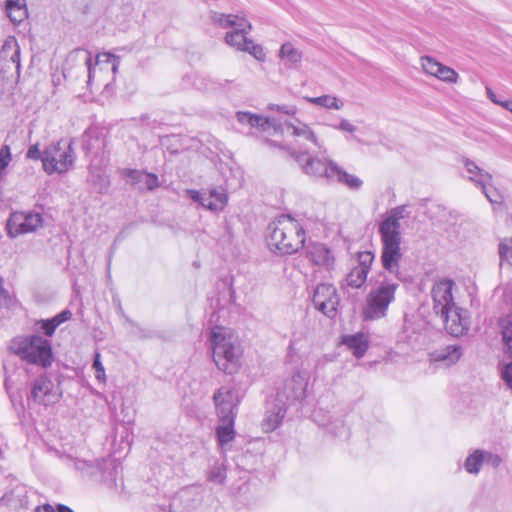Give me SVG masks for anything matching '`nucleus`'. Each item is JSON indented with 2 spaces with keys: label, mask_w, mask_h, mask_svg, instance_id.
<instances>
[{
  "label": "nucleus",
  "mask_w": 512,
  "mask_h": 512,
  "mask_svg": "<svg viewBox=\"0 0 512 512\" xmlns=\"http://www.w3.org/2000/svg\"><path fill=\"white\" fill-rule=\"evenodd\" d=\"M409 215L408 206L400 205L390 209L380 222L378 232L381 239V264L385 271L402 280L400 263L403 258L401 249L402 233L400 221Z\"/></svg>",
  "instance_id": "f257e3e1"
},
{
  "label": "nucleus",
  "mask_w": 512,
  "mask_h": 512,
  "mask_svg": "<svg viewBox=\"0 0 512 512\" xmlns=\"http://www.w3.org/2000/svg\"><path fill=\"white\" fill-rule=\"evenodd\" d=\"M209 345L216 367L226 374L236 373L241 366L242 346L230 329L216 326L209 334Z\"/></svg>",
  "instance_id": "f03ea898"
},
{
  "label": "nucleus",
  "mask_w": 512,
  "mask_h": 512,
  "mask_svg": "<svg viewBox=\"0 0 512 512\" xmlns=\"http://www.w3.org/2000/svg\"><path fill=\"white\" fill-rule=\"evenodd\" d=\"M305 243V231L290 215H281L268 226L267 244L280 255L298 252Z\"/></svg>",
  "instance_id": "7ed1b4c3"
},
{
  "label": "nucleus",
  "mask_w": 512,
  "mask_h": 512,
  "mask_svg": "<svg viewBox=\"0 0 512 512\" xmlns=\"http://www.w3.org/2000/svg\"><path fill=\"white\" fill-rule=\"evenodd\" d=\"M397 281L391 279H384L379 282L375 287L371 288L366 296L365 305L363 308V317L366 320H379L387 315L389 305L395 300V293L399 288V280L393 275Z\"/></svg>",
  "instance_id": "20e7f679"
},
{
  "label": "nucleus",
  "mask_w": 512,
  "mask_h": 512,
  "mask_svg": "<svg viewBox=\"0 0 512 512\" xmlns=\"http://www.w3.org/2000/svg\"><path fill=\"white\" fill-rule=\"evenodd\" d=\"M12 349L22 360L48 368L53 362L52 346L49 340L39 335H29L15 339Z\"/></svg>",
  "instance_id": "39448f33"
},
{
  "label": "nucleus",
  "mask_w": 512,
  "mask_h": 512,
  "mask_svg": "<svg viewBox=\"0 0 512 512\" xmlns=\"http://www.w3.org/2000/svg\"><path fill=\"white\" fill-rule=\"evenodd\" d=\"M73 144L72 139L61 138L44 149L43 169L47 174H63L73 168L76 157Z\"/></svg>",
  "instance_id": "423d86ee"
},
{
  "label": "nucleus",
  "mask_w": 512,
  "mask_h": 512,
  "mask_svg": "<svg viewBox=\"0 0 512 512\" xmlns=\"http://www.w3.org/2000/svg\"><path fill=\"white\" fill-rule=\"evenodd\" d=\"M213 21L222 28L232 29L225 36L229 46L239 51H250L252 41L247 38V34L250 33L252 26L247 19L238 15L214 13Z\"/></svg>",
  "instance_id": "0eeeda50"
},
{
  "label": "nucleus",
  "mask_w": 512,
  "mask_h": 512,
  "mask_svg": "<svg viewBox=\"0 0 512 512\" xmlns=\"http://www.w3.org/2000/svg\"><path fill=\"white\" fill-rule=\"evenodd\" d=\"M43 225L41 213L34 211L12 212L6 222L7 235L16 238L20 235L33 233Z\"/></svg>",
  "instance_id": "6e6552de"
},
{
  "label": "nucleus",
  "mask_w": 512,
  "mask_h": 512,
  "mask_svg": "<svg viewBox=\"0 0 512 512\" xmlns=\"http://www.w3.org/2000/svg\"><path fill=\"white\" fill-rule=\"evenodd\" d=\"M290 155L300 165L306 175L318 179L325 178L330 182L332 177L330 170H334L335 162L328 159L310 157L307 151L291 150Z\"/></svg>",
  "instance_id": "1a4fd4ad"
},
{
  "label": "nucleus",
  "mask_w": 512,
  "mask_h": 512,
  "mask_svg": "<svg viewBox=\"0 0 512 512\" xmlns=\"http://www.w3.org/2000/svg\"><path fill=\"white\" fill-rule=\"evenodd\" d=\"M30 397L40 405L55 404L62 397L60 383L55 384L48 374H42L32 383Z\"/></svg>",
  "instance_id": "9d476101"
},
{
  "label": "nucleus",
  "mask_w": 512,
  "mask_h": 512,
  "mask_svg": "<svg viewBox=\"0 0 512 512\" xmlns=\"http://www.w3.org/2000/svg\"><path fill=\"white\" fill-rule=\"evenodd\" d=\"M20 48L14 38L4 42L0 50V76L2 80L15 79L20 74Z\"/></svg>",
  "instance_id": "9b49d317"
},
{
  "label": "nucleus",
  "mask_w": 512,
  "mask_h": 512,
  "mask_svg": "<svg viewBox=\"0 0 512 512\" xmlns=\"http://www.w3.org/2000/svg\"><path fill=\"white\" fill-rule=\"evenodd\" d=\"M186 195L204 209L215 213L222 211L228 203V195L223 188H211L208 192L187 189Z\"/></svg>",
  "instance_id": "f8f14e48"
},
{
  "label": "nucleus",
  "mask_w": 512,
  "mask_h": 512,
  "mask_svg": "<svg viewBox=\"0 0 512 512\" xmlns=\"http://www.w3.org/2000/svg\"><path fill=\"white\" fill-rule=\"evenodd\" d=\"M455 283L451 279H441L434 283L431 296L433 299V311L437 316L445 315L447 311L456 308L452 290Z\"/></svg>",
  "instance_id": "ddd939ff"
},
{
  "label": "nucleus",
  "mask_w": 512,
  "mask_h": 512,
  "mask_svg": "<svg viewBox=\"0 0 512 512\" xmlns=\"http://www.w3.org/2000/svg\"><path fill=\"white\" fill-rule=\"evenodd\" d=\"M76 56H81L88 70V84H91L95 78L97 72H103L111 70L113 74H116L120 64V58L114 54L104 52L99 53L96 57L95 65H92V57L85 50L75 51Z\"/></svg>",
  "instance_id": "4468645a"
},
{
  "label": "nucleus",
  "mask_w": 512,
  "mask_h": 512,
  "mask_svg": "<svg viewBox=\"0 0 512 512\" xmlns=\"http://www.w3.org/2000/svg\"><path fill=\"white\" fill-rule=\"evenodd\" d=\"M314 307L328 318H334L339 305V296L332 284L322 283L317 285L313 294Z\"/></svg>",
  "instance_id": "2eb2a0df"
},
{
  "label": "nucleus",
  "mask_w": 512,
  "mask_h": 512,
  "mask_svg": "<svg viewBox=\"0 0 512 512\" xmlns=\"http://www.w3.org/2000/svg\"><path fill=\"white\" fill-rule=\"evenodd\" d=\"M308 382L309 373L307 371H297L284 383L282 391L277 393L276 401L285 403L283 398L289 403L303 400L306 397Z\"/></svg>",
  "instance_id": "dca6fc26"
},
{
  "label": "nucleus",
  "mask_w": 512,
  "mask_h": 512,
  "mask_svg": "<svg viewBox=\"0 0 512 512\" xmlns=\"http://www.w3.org/2000/svg\"><path fill=\"white\" fill-rule=\"evenodd\" d=\"M214 402L216 405V411L219 418V422H225V420H233L235 422L236 408L234 392L229 389L222 387L214 394Z\"/></svg>",
  "instance_id": "f3484780"
},
{
  "label": "nucleus",
  "mask_w": 512,
  "mask_h": 512,
  "mask_svg": "<svg viewBox=\"0 0 512 512\" xmlns=\"http://www.w3.org/2000/svg\"><path fill=\"white\" fill-rule=\"evenodd\" d=\"M439 317L448 333L453 336H461L469 329V319L466 311L459 307L447 311V318L445 315Z\"/></svg>",
  "instance_id": "a211bd4d"
},
{
  "label": "nucleus",
  "mask_w": 512,
  "mask_h": 512,
  "mask_svg": "<svg viewBox=\"0 0 512 512\" xmlns=\"http://www.w3.org/2000/svg\"><path fill=\"white\" fill-rule=\"evenodd\" d=\"M463 355L461 345L452 344L437 348L429 353L431 362L441 363L446 367L456 364Z\"/></svg>",
  "instance_id": "6ab92c4d"
},
{
  "label": "nucleus",
  "mask_w": 512,
  "mask_h": 512,
  "mask_svg": "<svg viewBox=\"0 0 512 512\" xmlns=\"http://www.w3.org/2000/svg\"><path fill=\"white\" fill-rule=\"evenodd\" d=\"M307 255L313 264L332 270L335 264L333 252L323 243H313L308 247Z\"/></svg>",
  "instance_id": "aec40b11"
},
{
  "label": "nucleus",
  "mask_w": 512,
  "mask_h": 512,
  "mask_svg": "<svg viewBox=\"0 0 512 512\" xmlns=\"http://www.w3.org/2000/svg\"><path fill=\"white\" fill-rule=\"evenodd\" d=\"M121 175L131 185L143 184L148 190L159 187V180L156 174L144 172L137 169H122Z\"/></svg>",
  "instance_id": "412c9836"
},
{
  "label": "nucleus",
  "mask_w": 512,
  "mask_h": 512,
  "mask_svg": "<svg viewBox=\"0 0 512 512\" xmlns=\"http://www.w3.org/2000/svg\"><path fill=\"white\" fill-rule=\"evenodd\" d=\"M236 118L239 123L249 125L259 131H268L270 128L276 130L278 125L275 119L263 117L250 112L239 111L236 113Z\"/></svg>",
  "instance_id": "4be33fe9"
},
{
  "label": "nucleus",
  "mask_w": 512,
  "mask_h": 512,
  "mask_svg": "<svg viewBox=\"0 0 512 512\" xmlns=\"http://www.w3.org/2000/svg\"><path fill=\"white\" fill-rule=\"evenodd\" d=\"M0 503L1 505L13 507L15 509L27 508L28 496L26 486L17 484L14 488L4 493L0 498Z\"/></svg>",
  "instance_id": "5701e85b"
},
{
  "label": "nucleus",
  "mask_w": 512,
  "mask_h": 512,
  "mask_svg": "<svg viewBox=\"0 0 512 512\" xmlns=\"http://www.w3.org/2000/svg\"><path fill=\"white\" fill-rule=\"evenodd\" d=\"M286 414V404L280 403L274 404L273 407L268 408L265 417L262 421V429L265 432L274 431L282 422Z\"/></svg>",
  "instance_id": "b1692460"
},
{
  "label": "nucleus",
  "mask_w": 512,
  "mask_h": 512,
  "mask_svg": "<svg viewBox=\"0 0 512 512\" xmlns=\"http://www.w3.org/2000/svg\"><path fill=\"white\" fill-rule=\"evenodd\" d=\"M285 125L288 129L292 130L291 134L293 136L303 138L304 140L313 143L320 150L323 148L322 143L319 142L314 131L306 123L301 122L299 119H294L292 121H287Z\"/></svg>",
  "instance_id": "393cba45"
},
{
  "label": "nucleus",
  "mask_w": 512,
  "mask_h": 512,
  "mask_svg": "<svg viewBox=\"0 0 512 512\" xmlns=\"http://www.w3.org/2000/svg\"><path fill=\"white\" fill-rule=\"evenodd\" d=\"M332 177L330 182H338L347 186L349 189L358 190L362 186L363 182L360 178L355 175L347 173L338 164H335L334 170H330Z\"/></svg>",
  "instance_id": "a878e982"
},
{
  "label": "nucleus",
  "mask_w": 512,
  "mask_h": 512,
  "mask_svg": "<svg viewBox=\"0 0 512 512\" xmlns=\"http://www.w3.org/2000/svg\"><path fill=\"white\" fill-rule=\"evenodd\" d=\"M463 162L468 173L469 180L474 182L477 186L485 187V184H490L492 182V176L479 168L476 163L467 158L464 159Z\"/></svg>",
  "instance_id": "bb28decb"
},
{
  "label": "nucleus",
  "mask_w": 512,
  "mask_h": 512,
  "mask_svg": "<svg viewBox=\"0 0 512 512\" xmlns=\"http://www.w3.org/2000/svg\"><path fill=\"white\" fill-rule=\"evenodd\" d=\"M342 343L345 344L357 358L363 357L369 346L367 337L362 333L344 336Z\"/></svg>",
  "instance_id": "cd10ccee"
},
{
  "label": "nucleus",
  "mask_w": 512,
  "mask_h": 512,
  "mask_svg": "<svg viewBox=\"0 0 512 512\" xmlns=\"http://www.w3.org/2000/svg\"><path fill=\"white\" fill-rule=\"evenodd\" d=\"M216 436L220 447L224 450L235 438L233 420L229 419L225 420V422H219V425L216 427Z\"/></svg>",
  "instance_id": "c85d7f7f"
},
{
  "label": "nucleus",
  "mask_w": 512,
  "mask_h": 512,
  "mask_svg": "<svg viewBox=\"0 0 512 512\" xmlns=\"http://www.w3.org/2000/svg\"><path fill=\"white\" fill-rule=\"evenodd\" d=\"M191 499L189 490H182L177 494L168 505V509L160 507L163 512H190L191 505L188 504Z\"/></svg>",
  "instance_id": "c756f323"
},
{
  "label": "nucleus",
  "mask_w": 512,
  "mask_h": 512,
  "mask_svg": "<svg viewBox=\"0 0 512 512\" xmlns=\"http://www.w3.org/2000/svg\"><path fill=\"white\" fill-rule=\"evenodd\" d=\"M6 12L13 23H20L27 16L25 0H7Z\"/></svg>",
  "instance_id": "7c9ffc66"
},
{
  "label": "nucleus",
  "mask_w": 512,
  "mask_h": 512,
  "mask_svg": "<svg viewBox=\"0 0 512 512\" xmlns=\"http://www.w3.org/2000/svg\"><path fill=\"white\" fill-rule=\"evenodd\" d=\"M309 103L320 106L326 109L340 110L343 108L344 103L340 99L332 95H322L319 97H305Z\"/></svg>",
  "instance_id": "2f4dec72"
},
{
  "label": "nucleus",
  "mask_w": 512,
  "mask_h": 512,
  "mask_svg": "<svg viewBox=\"0 0 512 512\" xmlns=\"http://www.w3.org/2000/svg\"><path fill=\"white\" fill-rule=\"evenodd\" d=\"M279 57L287 61L289 65H295L302 60V53L290 42L284 43L279 50Z\"/></svg>",
  "instance_id": "473e14b6"
},
{
  "label": "nucleus",
  "mask_w": 512,
  "mask_h": 512,
  "mask_svg": "<svg viewBox=\"0 0 512 512\" xmlns=\"http://www.w3.org/2000/svg\"><path fill=\"white\" fill-rule=\"evenodd\" d=\"M368 274L369 273H367L362 268L355 266L347 274L346 283L349 287L353 289L361 288L362 285L366 282Z\"/></svg>",
  "instance_id": "72a5a7b5"
},
{
  "label": "nucleus",
  "mask_w": 512,
  "mask_h": 512,
  "mask_svg": "<svg viewBox=\"0 0 512 512\" xmlns=\"http://www.w3.org/2000/svg\"><path fill=\"white\" fill-rule=\"evenodd\" d=\"M483 456V450L481 449H477L471 453L465 460V470L468 473L477 474L484 464Z\"/></svg>",
  "instance_id": "f704fd0d"
},
{
  "label": "nucleus",
  "mask_w": 512,
  "mask_h": 512,
  "mask_svg": "<svg viewBox=\"0 0 512 512\" xmlns=\"http://www.w3.org/2000/svg\"><path fill=\"white\" fill-rule=\"evenodd\" d=\"M225 479V466L223 464L215 463L208 472V480L216 484H223Z\"/></svg>",
  "instance_id": "c9c22d12"
},
{
  "label": "nucleus",
  "mask_w": 512,
  "mask_h": 512,
  "mask_svg": "<svg viewBox=\"0 0 512 512\" xmlns=\"http://www.w3.org/2000/svg\"><path fill=\"white\" fill-rule=\"evenodd\" d=\"M499 255L501 263L505 262L512 266V238H506L500 242Z\"/></svg>",
  "instance_id": "e433bc0d"
},
{
  "label": "nucleus",
  "mask_w": 512,
  "mask_h": 512,
  "mask_svg": "<svg viewBox=\"0 0 512 512\" xmlns=\"http://www.w3.org/2000/svg\"><path fill=\"white\" fill-rule=\"evenodd\" d=\"M421 65L425 73L436 77L442 66V63L436 61L430 56H423L421 57Z\"/></svg>",
  "instance_id": "4c0bfd02"
},
{
  "label": "nucleus",
  "mask_w": 512,
  "mask_h": 512,
  "mask_svg": "<svg viewBox=\"0 0 512 512\" xmlns=\"http://www.w3.org/2000/svg\"><path fill=\"white\" fill-rule=\"evenodd\" d=\"M436 78L443 82L454 84L458 81L459 75L453 68L442 64Z\"/></svg>",
  "instance_id": "58836bf2"
},
{
  "label": "nucleus",
  "mask_w": 512,
  "mask_h": 512,
  "mask_svg": "<svg viewBox=\"0 0 512 512\" xmlns=\"http://www.w3.org/2000/svg\"><path fill=\"white\" fill-rule=\"evenodd\" d=\"M89 181L97 186V190L99 193H106L109 187V180L107 176L104 174L98 172L97 174H94L93 172L90 173Z\"/></svg>",
  "instance_id": "ea45409f"
},
{
  "label": "nucleus",
  "mask_w": 512,
  "mask_h": 512,
  "mask_svg": "<svg viewBox=\"0 0 512 512\" xmlns=\"http://www.w3.org/2000/svg\"><path fill=\"white\" fill-rule=\"evenodd\" d=\"M375 255L371 251H362L358 253V266L362 268L367 273L370 272L372 263L374 261Z\"/></svg>",
  "instance_id": "a19ab883"
},
{
  "label": "nucleus",
  "mask_w": 512,
  "mask_h": 512,
  "mask_svg": "<svg viewBox=\"0 0 512 512\" xmlns=\"http://www.w3.org/2000/svg\"><path fill=\"white\" fill-rule=\"evenodd\" d=\"M101 355L99 352H96L95 353V356H94V361H93V365L92 367L94 368L95 372H96V379L99 381V382H105V369H104V366L101 362Z\"/></svg>",
  "instance_id": "79ce46f5"
},
{
  "label": "nucleus",
  "mask_w": 512,
  "mask_h": 512,
  "mask_svg": "<svg viewBox=\"0 0 512 512\" xmlns=\"http://www.w3.org/2000/svg\"><path fill=\"white\" fill-rule=\"evenodd\" d=\"M38 324H40V328L48 337H51L54 334L55 330L57 329V326L52 318L42 319L38 322Z\"/></svg>",
  "instance_id": "37998d69"
},
{
  "label": "nucleus",
  "mask_w": 512,
  "mask_h": 512,
  "mask_svg": "<svg viewBox=\"0 0 512 512\" xmlns=\"http://www.w3.org/2000/svg\"><path fill=\"white\" fill-rule=\"evenodd\" d=\"M490 186H491V183L485 184V187H481L483 193L485 194V196L491 203H500L502 197L499 195V193L497 191L489 188Z\"/></svg>",
  "instance_id": "c03bdc74"
},
{
  "label": "nucleus",
  "mask_w": 512,
  "mask_h": 512,
  "mask_svg": "<svg viewBox=\"0 0 512 512\" xmlns=\"http://www.w3.org/2000/svg\"><path fill=\"white\" fill-rule=\"evenodd\" d=\"M502 334L507 350L512 354V320L504 327Z\"/></svg>",
  "instance_id": "a18cd8bd"
},
{
  "label": "nucleus",
  "mask_w": 512,
  "mask_h": 512,
  "mask_svg": "<svg viewBox=\"0 0 512 512\" xmlns=\"http://www.w3.org/2000/svg\"><path fill=\"white\" fill-rule=\"evenodd\" d=\"M484 464H488L494 468L498 467L501 463V458L497 454H493L489 451L483 450Z\"/></svg>",
  "instance_id": "49530a36"
},
{
  "label": "nucleus",
  "mask_w": 512,
  "mask_h": 512,
  "mask_svg": "<svg viewBox=\"0 0 512 512\" xmlns=\"http://www.w3.org/2000/svg\"><path fill=\"white\" fill-rule=\"evenodd\" d=\"M26 157L32 160H41L43 162L44 159V151L41 152L39 149V144L36 143L29 147Z\"/></svg>",
  "instance_id": "de8ad7c7"
},
{
  "label": "nucleus",
  "mask_w": 512,
  "mask_h": 512,
  "mask_svg": "<svg viewBox=\"0 0 512 512\" xmlns=\"http://www.w3.org/2000/svg\"><path fill=\"white\" fill-rule=\"evenodd\" d=\"M501 377L508 388L512 390V362L503 367Z\"/></svg>",
  "instance_id": "09e8293b"
},
{
  "label": "nucleus",
  "mask_w": 512,
  "mask_h": 512,
  "mask_svg": "<svg viewBox=\"0 0 512 512\" xmlns=\"http://www.w3.org/2000/svg\"><path fill=\"white\" fill-rule=\"evenodd\" d=\"M271 110H277L281 113L287 114V115H294L297 112V108L294 105H270L269 107Z\"/></svg>",
  "instance_id": "8fccbe9b"
},
{
  "label": "nucleus",
  "mask_w": 512,
  "mask_h": 512,
  "mask_svg": "<svg viewBox=\"0 0 512 512\" xmlns=\"http://www.w3.org/2000/svg\"><path fill=\"white\" fill-rule=\"evenodd\" d=\"M71 316H72L71 311L66 309V310H63L62 312H60L59 314L55 315L54 317H52V319L54 320V323L58 327L65 321L69 320L71 318Z\"/></svg>",
  "instance_id": "3c124183"
},
{
  "label": "nucleus",
  "mask_w": 512,
  "mask_h": 512,
  "mask_svg": "<svg viewBox=\"0 0 512 512\" xmlns=\"http://www.w3.org/2000/svg\"><path fill=\"white\" fill-rule=\"evenodd\" d=\"M333 128L338 129L343 132H348V133H354L357 129L351 122H349L346 119H342L340 121L339 125L333 126Z\"/></svg>",
  "instance_id": "603ef678"
},
{
  "label": "nucleus",
  "mask_w": 512,
  "mask_h": 512,
  "mask_svg": "<svg viewBox=\"0 0 512 512\" xmlns=\"http://www.w3.org/2000/svg\"><path fill=\"white\" fill-rule=\"evenodd\" d=\"M251 55H253L257 60H264L265 59V53L261 46L256 45L252 42V45H250V51H248Z\"/></svg>",
  "instance_id": "864d4df0"
},
{
  "label": "nucleus",
  "mask_w": 512,
  "mask_h": 512,
  "mask_svg": "<svg viewBox=\"0 0 512 512\" xmlns=\"http://www.w3.org/2000/svg\"><path fill=\"white\" fill-rule=\"evenodd\" d=\"M2 78V76H0ZM14 79H0V99L11 89Z\"/></svg>",
  "instance_id": "5fc2aeb1"
},
{
  "label": "nucleus",
  "mask_w": 512,
  "mask_h": 512,
  "mask_svg": "<svg viewBox=\"0 0 512 512\" xmlns=\"http://www.w3.org/2000/svg\"><path fill=\"white\" fill-rule=\"evenodd\" d=\"M494 103L512 112V100H501L500 98L497 97V102Z\"/></svg>",
  "instance_id": "6e6d98bb"
},
{
  "label": "nucleus",
  "mask_w": 512,
  "mask_h": 512,
  "mask_svg": "<svg viewBox=\"0 0 512 512\" xmlns=\"http://www.w3.org/2000/svg\"><path fill=\"white\" fill-rule=\"evenodd\" d=\"M36 512H55V510L50 504H45L37 507Z\"/></svg>",
  "instance_id": "4d7b16f0"
},
{
  "label": "nucleus",
  "mask_w": 512,
  "mask_h": 512,
  "mask_svg": "<svg viewBox=\"0 0 512 512\" xmlns=\"http://www.w3.org/2000/svg\"><path fill=\"white\" fill-rule=\"evenodd\" d=\"M487 96L492 102H497V95L492 91L491 88H486Z\"/></svg>",
  "instance_id": "13d9d810"
},
{
  "label": "nucleus",
  "mask_w": 512,
  "mask_h": 512,
  "mask_svg": "<svg viewBox=\"0 0 512 512\" xmlns=\"http://www.w3.org/2000/svg\"><path fill=\"white\" fill-rule=\"evenodd\" d=\"M56 509L57 512H74L70 507L64 504H58Z\"/></svg>",
  "instance_id": "bf43d9fd"
}]
</instances>
